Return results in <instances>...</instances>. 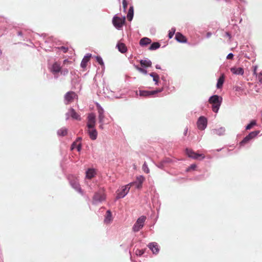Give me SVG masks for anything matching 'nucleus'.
I'll use <instances>...</instances> for the list:
<instances>
[{
  "instance_id": "obj_1",
  "label": "nucleus",
  "mask_w": 262,
  "mask_h": 262,
  "mask_svg": "<svg viewBox=\"0 0 262 262\" xmlns=\"http://www.w3.org/2000/svg\"><path fill=\"white\" fill-rule=\"evenodd\" d=\"M135 183H130L129 184L123 186L121 190H118L117 191V199L124 198L129 192L131 186H133Z\"/></svg>"
},
{
  "instance_id": "obj_2",
  "label": "nucleus",
  "mask_w": 262,
  "mask_h": 262,
  "mask_svg": "<svg viewBox=\"0 0 262 262\" xmlns=\"http://www.w3.org/2000/svg\"><path fill=\"white\" fill-rule=\"evenodd\" d=\"M146 220V217L144 215L139 217L133 227V231L135 232H136L142 229L144 226Z\"/></svg>"
},
{
  "instance_id": "obj_3",
  "label": "nucleus",
  "mask_w": 262,
  "mask_h": 262,
  "mask_svg": "<svg viewBox=\"0 0 262 262\" xmlns=\"http://www.w3.org/2000/svg\"><path fill=\"white\" fill-rule=\"evenodd\" d=\"M105 200V195L103 189H100L99 190L95 193L93 201L94 203L101 202Z\"/></svg>"
},
{
  "instance_id": "obj_4",
  "label": "nucleus",
  "mask_w": 262,
  "mask_h": 262,
  "mask_svg": "<svg viewBox=\"0 0 262 262\" xmlns=\"http://www.w3.org/2000/svg\"><path fill=\"white\" fill-rule=\"evenodd\" d=\"M125 17H120L115 16L113 19V24L116 28H120L122 27L125 23Z\"/></svg>"
},
{
  "instance_id": "obj_5",
  "label": "nucleus",
  "mask_w": 262,
  "mask_h": 262,
  "mask_svg": "<svg viewBox=\"0 0 262 262\" xmlns=\"http://www.w3.org/2000/svg\"><path fill=\"white\" fill-rule=\"evenodd\" d=\"M96 124V117L93 113L89 114L88 116L87 126L89 129L94 128Z\"/></svg>"
},
{
  "instance_id": "obj_6",
  "label": "nucleus",
  "mask_w": 262,
  "mask_h": 262,
  "mask_svg": "<svg viewBox=\"0 0 262 262\" xmlns=\"http://www.w3.org/2000/svg\"><path fill=\"white\" fill-rule=\"evenodd\" d=\"M163 89H158L155 91H143V90H140L139 91V95L140 96L143 97H149L150 96H152L158 93L161 92L162 91Z\"/></svg>"
},
{
  "instance_id": "obj_7",
  "label": "nucleus",
  "mask_w": 262,
  "mask_h": 262,
  "mask_svg": "<svg viewBox=\"0 0 262 262\" xmlns=\"http://www.w3.org/2000/svg\"><path fill=\"white\" fill-rule=\"evenodd\" d=\"M186 154L189 157L194 159H198L199 157H201L202 159H204L205 158L204 155L203 154L196 153L191 149L186 148Z\"/></svg>"
},
{
  "instance_id": "obj_8",
  "label": "nucleus",
  "mask_w": 262,
  "mask_h": 262,
  "mask_svg": "<svg viewBox=\"0 0 262 262\" xmlns=\"http://www.w3.org/2000/svg\"><path fill=\"white\" fill-rule=\"evenodd\" d=\"M207 121L205 117H200L198 121V127L200 130H204L207 126Z\"/></svg>"
},
{
  "instance_id": "obj_9",
  "label": "nucleus",
  "mask_w": 262,
  "mask_h": 262,
  "mask_svg": "<svg viewBox=\"0 0 262 262\" xmlns=\"http://www.w3.org/2000/svg\"><path fill=\"white\" fill-rule=\"evenodd\" d=\"M77 98V95L74 92H69L64 96V99L68 103L73 102Z\"/></svg>"
},
{
  "instance_id": "obj_10",
  "label": "nucleus",
  "mask_w": 262,
  "mask_h": 262,
  "mask_svg": "<svg viewBox=\"0 0 262 262\" xmlns=\"http://www.w3.org/2000/svg\"><path fill=\"white\" fill-rule=\"evenodd\" d=\"M91 56L92 55L91 54H88L83 57L80 64V66L82 68L85 69L88 63L90 61Z\"/></svg>"
},
{
  "instance_id": "obj_11",
  "label": "nucleus",
  "mask_w": 262,
  "mask_h": 262,
  "mask_svg": "<svg viewBox=\"0 0 262 262\" xmlns=\"http://www.w3.org/2000/svg\"><path fill=\"white\" fill-rule=\"evenodd\" d=\"M69 179L71 185L73 188L75 189L79 188V183L77 178L74 179V177L73 176H70L69 177Z\"/></svg>"
},
{
  "instance_id": "obj_12",
  "label": "nucleus",
  "mask_w": 262,
  "mask_h": 262,
  "mask_svg": "<svg viewBox=\"0 0 262 262\" xmlns=\"http://www.w3.org/2000/svg\"><path fill=\"white\" fill-rule=\"evenodd\" d=\"M231 72L235 75H243L244 73V69L241 67H232L230 69Z\"/></svg>"
},
{
  "instance_id": "obj_13",
  "label": "nucleus",
  "mask_w": 262,
  "mask_h": 262,
  "mask_svg": "<svg viewBox=\"0 0 262 262\" xmlns=\"http://www.w3.org/2000/svg\"><path fill=\"white\" fill-rule=\"evenodd\" d=\"M68 114L71 116V117L74 119L77 120H80L81 118L80 115L76 112V111L72 108H70L69 110Z\"/></svg>"
},
{
  "instance_id": "obj_14",
  "label": "nucleus",
  "mask_w": 262,
  "mask_h": 262,
  "mask_svg": "<svg viewBox=\"0 0 262 262\" xmlns=\"http://www.w3.org/2000/svg\"><path fill=\"white\" fill-rule=\"evenodd\" d=\"M51 71L54 74L59 73L61 71L60 64L57 62H54Z\"/></svg>"
},
{
  "instance_id": "obj_15",
  "label": "nucleus",
  "mask_w": 262,
  "mask_h": 262,
  "mask_svg": "<svg viewBox=\"0 0 262 262\" xmlns=\"http://www.w3.org/2000/svg\"><path fill=\"white\" fill-rule=\"evenodd\" d=\"M222 98L217 95H213L211 96L209 100V102L211 104L222 102Z\"/></svg>"
},
{
  "instance_id": "obj_16",
  "label": "nucleus",
  "mask_w": 262,
  "mask_h": 262,
  "mask_svg": "<svg viewBox=\"0 0 262 262\" xmlns=\"http://www.w3.org/2000/svg\"><path fill=\"white\" fill-rule=\"evenodd\" d=\"M148 247L151 250L153 253L157 254L159 252V249L158 248V245L156 243H151L149 244Z\"/></svg>"
},
{
  "instance_id": "obj_17",
  "label": "nucleus",
  "mask_w": 262,
  "mask_h": 262,
  "mask_svg": "<svg viewBox=\"0 0 262 262\" xmlns=\"http://www.w3.org/2000/svg\"><path fill=\"white\" fill-rule=\"evenodd\" d=\"M89 135L90 136V138L93 140H94L96 139L97 137V130L94 128L89 129L88 130Z\"/></svg>"
},
{
  "instance_id": "obj_18",
  "label": "nucleus",
  "mask_w": 262,
  "mask_h": 262,
  "mask_svg": "<svg viewBox=\"0 0 262 262\" xmlns=\"http://www.w3.org/2000/svg\"><path fill=\"white\" fill-rule=\"evenodd\" d=\"M175 38L178 41L180 42L185 43L187 41L186 38L183 35H182L181 33L179 32H177L176 33Z\"/></svg>"
},
{
  "instance_id": "obj_19",
  "label": "nucleus",
  "mask_w": 262,
  "mask_h": 262,
  "mask_svg": "<svg viewBox=\"0 0 262 262\" xmlns=\"http://www.w3.org/2000/svg\"><path fill=\"white\" fill-rule=\"evenodd\" d=\"M118 50L122 53H124L127 51V48L124 43L119 42L117 45Z\"/></svg>"
},
{
  "instance_id": "obj_20",
  "label": "nucleus",
  "mask_w": 262,
  "mask_h": 262,
  "mask_svg": "<svg viewBox=\"0 0 262 262\" xmlns=\"http://www.w3.org/2000/svg\"><path fill=\"white\" fill-rule=\"evenodd\" d=\"M113 220L112 217V213L111 211L107 210L106 212V215L104 219V222L106 224H109Z\"/></svg>"
},
{
  "instance_id": "obj_21",
  "label": "nucleus",
  "mask_w": 262,
  "mask_h": 262,
  "mask_svg": "<svg viewBox=\"0 0 262 262\" xmlns=\"http://www.w3.org/2000/svg\"><path fill=\"white\" fill-rule=\"evenodd\" d=\"M225 81V76L224 74H222L220 78L218 79L217 82L216 84V87L217 89H221L223 85V83Z\"/></svg>"
},
{
  "instance_id": "obj_22",
  "label": "nucleus",
  "mask_w": 262,
  "mask_h": 262,
  "mask_svg": "<svg viewBox=\"0 0 262 262\" xmlns=\"http://www.w3.org/2000/svg\"><path fill=\"white\" fill-rule=\"evenodd\" d=\"M105 116L104 115H98V119L99 122L100 124L99 125V128L101 129H103L104 127V124L105 123Z\"/></svg>"
},
{
  "instance_id": "obj_23",
  "label": "nucleus",
  "mask_w": 262,
  "mask_h": 262,
  "mask_svg": "<svg viewBox=\"0 0 262 262\" xmlns=\"http://www.w3.org/2000/svg\"><path fill=\"white\" fill-rule=\"evenodd\" d=\"M151 42V40L150 39L147 37H144L140 40V45L141 46H145L150 43Z\"/></svg>"
},
{
  "instance_id": "obj_24",
  "label": "nucleus",
  "mask_w": 262,
  "mask_h": 262,
  "mask_svg": "<svg viewBox=\"0 0 262 262\" xmlns=\"http://www.w3.org/2000/svg\"><path fill=\"white\" fill-rule=\"evenodd\" d=\"M95 172L93 169H89L86 172V177L88 179H91L94 177Z\"/></svg>"
},
{
  "instance_id": "obj_25",
  "label": "nucleus",
  "mask_w": 262,
  "mask_h": 262,
  "mask_svg": "<svg viewBox=\"0 0 262 262\" xmlns=\"http://www.w3.org/2000/svg\"><path fill=\"white\" fill-rule=\"evenodd\" d=\"M133 15H134V8H133V7L132 6V7H130V8L128 10V13L127 15V19L129 21H131L133 18Z\"/></svg>"
},
{
  "instance_id": "obj_26",
  "label": "nucleus",
  "mask_w": 262,
  "mask_h": 262,
  "mask_svg": "<svg viewBox=\"0 0 262 262\" xmlns=\"http://www.w3.org/2000/svg\"><path fill=\"white\" fill-rule=\"evenodd\" d=\"M140 64L142 67H149L151 66V62L149 60H141Z\"/></svg>"
},
{
  "instance_id": "obj_27",
  "label": "nucleus",
  "mask_w": 262,
  "mask_h": 262,
  "mask_svg": "<svg viewBox=\"0 0 262 262\" xmlns=\"http://www.w3.org/2000/svg\"><path fill=\"white\" fill-rule=\"evenodd\" d=\"M150 76L153 78V80L155 82V84L158 85L159 80V75L157 73L152 72L150 74Z\"/></svg>"
},
{
  "instance_id": "obj_28",
  "label": "nucleus",
  "mask_w": 262,
  "mask_h": 262,
  "mask_svg": "<svg viewBox=\"0 0 262 262\" xmlns=\"http://www.w3.org/2000/svg\"><path fill=\"white\" fill-rule=\"evenodd\" d=\"M221 103L222 102H218L216 103L212 104V109L214 112L217 113L218 112L220 107L221 105Z\"/></svg>"
},
{
  "instance_id": "obj_29",
  "label": "nucleus",
  "mask_w": 262,
  "mask_h": 262,
  "mask_svg": "<svg viewBox=\"0 0 262 262\" xmlns=\"http://www.w3.org/2000/svg\"><path fill=\"white\" fill-rule=\"evenodd\" d=\"M259 133V130L253 131L250 133L247 136H248V138L250 139V140H252L255 138L258 135Z\"/></svg>"
},
{
  "instance_id": "obj_30",
  "label": "nucleus",
  "mask_w": 262,
  "mask_h": 262,
  "mask_svg": "<svg viewBox=\"0 0 262 262\" xmlns=\"http://www.w3.org/2000/svg\"><path fill=\"white\" fill-rule=\"evenodd\" d=\"M67 129L65 127L60 128L58 130V135L61 136H64L67 134Z\"/></svg>"
},
{
  "instance_id": "obj_31",
  "label": "nucleus",
  "mask_w": 262,
  "mask_h": 262,
  "mask_svg": "<svg viewBox=\"0 0 262 262\" xmlns=\"http://www.w3.org/2000/svg\"><path fill=\"white\" fill-rule=\"evenodd\" d=\"M225 129L224 127H220V128L215 129L214 130V132L216 134L220 135V136L224 135L225 133Z\"/></svg>"
},
{
  "instance_id": "obj_32",
  "label": "nucleus",
  "mask_w": 262,
  "mask_h": 262,
  "mask_svg": "<svg viewBox=\"0 0 262 262\" xmlns=\"http://www.w3.org/2000/svg\"><path fill=\"white\" fill-rule=\"evenodd\" d=\"M160 47V44L158 42H155L152 43L150 47L149 48V49L150 50H154L158 49Z\"/></svg>"
},
{
  "instance_id": "obj_33",
  "label": "nucleus",
  "mask_w": 262,
  "mask_h": 262,
  "mask_svg": "<svg viewBox=\"0 0 262 262\" xmlns=\"http://www.w3.org/2000/svg\"><path fill=\"white\" fill-rule=\"evenodd\" d=\"M250 139L248 138V136H246L243 140L240 142V145L241 146H244L245 144H247L250 141Z\"/></svg>"
},
{
  "instance_id": "obj_34",
  "label": "nucleus",
  "mask_w": 262,
  "mask_h": 262,
  "mask_svg": "<svg viewBox=\"0 0 262 262\" xmlns=\"http://www.w3.org/2000/svg\"><path fill=\"white\" fill-rule=\"evenodd\" d=\"M256 125V121L255 120H253L251 122L250 124L247 125L246 127V129L249 130L253 126Z\"/></svg>"
},
{
  "instance_id": "obj_35",
  "label": "nucleus",
  "mask_w": 262,
  "mask_h": 262,
  "mask_svg": "<svg viewBox=\"0 0 262 262\" xmlns=\"http://www.w3.org/2000/svg\"><path fill=\"white\" fill-rule=\"evenodd\" d=\"M145 250L144 249H136L135 250V254L138 256H141L144 253Z\"/></svg>"
},
{
  "instance_id": "obj_36",
  "label": "nucleus",
  "mask_w": 262,
  "mask_h": 262,
  "mask_svg": "<svg viewBox=\"0 0 262 262\" xmlns=\"http://www.w3.org/2000/svg\"><path fill=\"white\" fill-rule=\"evenodd\" d=\"M142 169L146 173H148L149 172V169L146 162H144V163L143 164V165L142 166Z\"/></svg>"
},
{
  "instance_id": "obj_37",
  "label": "nucleus",
  "mask_w": 262,
  "mask_h": 262,
  "mask_svg": "<svg viewBox=\"0 0 262 262\" xmlns=\"http://www.w3.org/2000/svg\"><path fill=\"white\" fill-rule=\"evenodd\" d=\"M175 31V29H171V30L169 31V32L168 33V37L169 38H171L173 36Z\"/></svg>"
},
{
  "instance_id": "obj_38",
  "label": "nucleus",
  "mask_w": 262,
  "mask_h": 262,
  "mask_svg": "<svg viewBox=\"0 0 262 262\" xmlns=\"http://www.w3.org/2000/svg\"><path fill=\"white\" fill-rule=\"evenodd\" d=\"M137 180L138 183H139L140 184H142V183L144 180V178L142 176H139V177H137Z\"/></svg>"
},
{
  "instance_id": "obj_39",
  "label": "nucleus",
  "mask_w": 262,
  "mask_h": 262,
  "mask_svg": "<svg viewBox=\"0 0 262 262\" xmlns=\"http://www.w3.org/2000/svg\"><path fill=\"white\" fill-rule=\"evenodd\" d=\"M96 60L97 61L101 66L104 65V63L103 62L102 59L100 56H97L96 57Z\"/></svg>"
},
{
  "instance_id": "obj_40",
  "label": "nucleus",
  "mask_w": 262,
  "mask_h": 262,
  "mask_svg": "<svg viewBox=\"0 0 262 262\" xmlns=\"http://www.w3.org/2000/svg\"><path fill=\"white\" fill-rule=\"evenodd\" d=\"M196 167V165L195 164H192L189 167L187 168L186 171H190L191 170H194Z\"/></svg>"
},
{
  "instance_id": "obj_41",
  "label": "nucleus",
  "mask_w": 262,
  "mask_h": 262,
  "mask_svg": "<svg viewBox=\"0 0 262 262\" xmlns=\"http://www.w3.org/2000/svg\"><path fill=\"white\" fill-rule=\"evenodd\" d=\"M127 1L126 0H123L122 1V5H123V9H124V11H125L127 8Z\"/></svg>"
},
{
  "instance_id": "obj_42",
  "label": "nucleus",
  "mask_w": 262,
  "mask_h": 262,
  "mask_svg": "<svg viewBox=\"0 0 262 262\" xmlns=\"http://www.w3.org/2000/svg\"><path fill=\"white\" fill-rule=\"evenodd\" d=\"M98 112L99 115H104V110L100 106H99V107L98 108Z\"/></svg>"
},
{
  "instance_id": "obj_43",
  "label": "nucleus",
  "mask_w": 262,
  "mask_h": 262,
  "mask_svg": "<svg viewBox=\"0 0 262 262\" xmlns=\"http://www.w3.org/2000/svg\"><path fill=\"white\" fill-rule=\"evenodd\" d=\"M137 69L141 73H144L145 74L147 73V71L143 68L137 67Z\"/></svg>"
},
{
  "instance_id": "obj_44",
  "label": "nucleus",
  "mask_w": 262,
  "mask_h": 262,
  "mask_svg": "<svg viewBox=\"0 0 262 262\" xmlns=\"http://www.w3.org/2000/svg\"><path fill=\"white\" fill-rule=\"evenodd\" d=\"M59 49L63 51V53H67L68 51V48L67 47L61 46L59 48Z\"/></svg>"
},
{
  "instance_id": "obj_45",
  "label": "nucleus",
  "mask_w": 262,
  "mask_h": 262,
  "mask_svg": "<svg viewBox=\"0 0 262 262\" xmlns=\"http://www.w3.org/2000/svg\"><path fill=\"white\" fill-rule=\"evenodd\" d=\"M257 78H258V80L259 82H260V83H262V73H260L257 75Z\"/></svg>"
},
{
  "instance_id": "obj_46",
  "label": "nucleus",
  "mask_w": 262,
  "mask_h": 262,
  "mask_svg": "<svg viewBox=\"0 0 262 262\" xmlns=\"http://www.w3.org/2000/svg\"><path fill=\"white\" fill-rule=\"evenodd\" d=\"M77 142H73V143L71 145V149L73 150L75 148H76L77 146Z\"/></svg>"
},
{
  "instance_id": "obj_47",
  "label": "nucleus",
  "mask_w": 262,
  "mask_h": 262,
  "mask_svg": "<svg viewBox=\"0 0 262 262\" xmlns=\"http://www.w3.org/2000/svg\"><path fill=\"white\" fill-rule=\"evenodd\" d=\"M233 57V54L232 53H230L227 56V58L228 59H232Z\"/></svg>"
},
{
  "instance_id": "obj_48",
  "label": "nucleus",
  "mask_w": 262,
  "mask_h": 262,
  "mask_svg": "<svg viewBox=\"0 0 262 262\" xmlns=\"http://www.w3.org/2000/svg\"><path fill=\"white\" fill-rule=\"evenodd\" d=\"M71 61H70L67 59H65L63 62V64H71Z\"/></svg>"
},
{
  "instance_id": "obj_49",
  "label": "nucleus",
  "mask_w": 262,
  "mask_h": 262,
  "mask_svg": "<svg viewBox=\"0 0 262 262\" xmlns=\"http://www.w3.org/2000/svg\"><path fill=\"white\" fill-rule=\"evenodd\" d=\"M134 183H135L134 185H136V187L137 188H140L141 187H142V184H140L139 183H137V182H135Z\"/></svg>"
},
{
  "instance_id": "obj_50",
  "label": "nucleus",
  "mask_w": 262,
  "mask_h": 262,
  "mask_svg": "<svg viewBox=\"0 0 262 262\" xmlns=\"http://www.w3.org/2000/svg\"><path fill=\"white\" fill-rule=\"evenodd\" d=\"M76 148L77 149V150L79 151L81 149V144L80 143L78 144Z\"/></svg>"
},
{
  "instance_id": "obj_51",
  "label": "nucleus",
  "mask_w": 262,
  "mask_h": 262,
  "mask_svg": "<svg viewBox=\"0 0 262 262\" xmlns=\"http://www.w3.org/2000/svg\"><path fill=\"white\" fill-rule=\"evenodd\" d=\"M256 69H257V67L256 66L254 67V68H253V74L254 75H256V76H257Z\"/></svg>"
},
{
  "instance_id": "obj_52",
  "label": "nucleus",
  "mask_w": 262,
  "mask_h": 262,
  "mask_svg": "<svg viewBox=\"0 0 262 262\" xmlns=\"http://www.w3.org/2000/svg\"><path fill=\"white\" fill-rule=\"evenodd\" d=\"M63 73L64 75H65L66 74H67L68 73V70H63L62 72H61V73Z\"/></svg>"
},
{
  "instance_id": "obj_53",
  "label": "nucleus",
  "mask_w": 262,
  "mask_h": 262,
  "mask_svg": "<svg viewBox=\"0 0 262 262\" xmlns=\"http://www.w3.org/2000/svg\"><path fill=\"white\" fill-rule=\"evenodd\" d=\"M211 33H210V32H208V33H207V37H210V36H211Z\"/></svg>"
},
{
  "instance_id": "obj_54",
  "label": "nucleus",
  "mask_w": 262,
  "mask_h": 262,
  "mask_svg": "<svg viewBox=\"0 0 262 262\" xmlns=\"http://www.w3.org/2000/svg\"><path fill=\"white\" fill-rule=\"evenodd\" d=\"M187 131H188V129L187 128V129H185V130L184 132V133L185 136L187 135Z\"/></svg>"
},
{
  "instance_id": "obj_55",
  "label": "nucleus",
  "mask_w": 262,
  "mask_h": 262,
  "mask_svg": "<svg viewBox=\"0 0 262 262\" xmlns=\"http://www.w3.org/2000/svg\"><path fill=\"white\" fill-rule=\"evenodd\" d=\"M81 140V138L79 137V138H77V139L76 142H77L78 141H80Z\"/></svg>"
},
{
  "instance_id": "obj_56",
  "label": "nucleus",
  "mask_w": 262,
  "mask_h": 262,
  "mask_svg": "<svg viewBox=\"0 0 262 262\" xmlns=\"http://www.w3.org/2000/svg\"><path fill=\"white\" fill-rule=\"evenodd\" d=\"M156 67L157 69H160V67L159 66H158V65H157Z\"/></svg>"
},
{
  "instance_id": "obj_57",
  "label": "nucleus",
  "mask_w": 262,
  "mask_h": 262,
  "mask_svg": "<svg viewBox=\"0 0 262 262\" xmlns=\"http://www.w3.org/2000/svg\"><path fill=\"white\" fill-rule=\"evenodd\" d=\"M226 34H227V36L229 35V33L228 32H227Z\"/></svg>"
}]
</instances>
